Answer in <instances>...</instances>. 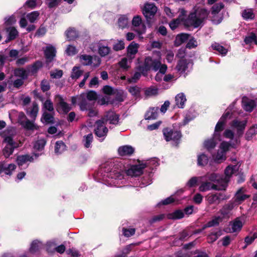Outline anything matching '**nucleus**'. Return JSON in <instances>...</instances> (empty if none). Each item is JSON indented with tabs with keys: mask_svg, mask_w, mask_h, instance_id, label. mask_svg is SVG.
<instances>
[{
	"mask_svg": "<svg viewBox=\"0 0 257 257\" xmlns=\"http://www.w3.org/2000/svg\"><path fill=\"white\" fill-rule=\"evenodd\" d=\"M157 11L158 8L155 4L149 2L146 3L142 8V12L146 19L147 24L150 27Z\"/></svg>",
	"mask_w": 257,
	"mask_h": 257,
	"instance_id": "1",
	"label": "nucleus"
},
{
	"mask_svg": "<svg viewBox=\"0 0 257 257\" xmlns=\"http://www.w3.org/2000/svg\"><path fill=\"white\" fill-rule=\"evenodd\" d=\"M163 135L167 142L173 141L177 144L180 143L182 138V133L180 131L175 130L168 127L165 128L163 131Z\"/></svg>",
	"mask_w": 257,
	"mask_h": 257,
	"instance_id": "2",
	"label": "nucleus"
},
{
	"mask_svg": "<svg viewBox=\"0 0 257 257\" xmlns=\"http://www.w3.org/2000/svg\"><path fill=\"white\" fill-rule=\"evenodd\" d=\"M96 127L94 130L95 135L99 138H105L107 135L108 130L105 126L106 120L104 119H98L96 121Z\"/></svg>",
	"mask_w": 257,
	"mask_h": 257,
	"instance_id": "3",
	"label": "nucleus"
},
{
	"mask_svg": "<svg viewBox=\"0 0 257 257\" xmlns=\"http://www.w3.org/2000/svg\"><path fill=\"white\" fill-rule=\"evenodd\" d=\"M145 164L133 165L126 171V174L132 177H138L143 173V169L146 167Z\"/></svg>",
	"mask_w": 257,
	"mask_h": 257,
	"instance_id": "4",
	"label": "nucleus"
},
{
	"mask_svg": "<svg viewBox=\"0 0 257 257\" xmlns=\"http://www.w3.org/2000/svg\"><path fill=\"white\" fill-rule=\"evenodd\" d=\"M143 66L146 68L157 71L161 66V62L157 59H153L151 57L148 56L145 58Z\"/></svg>",
	"mask_w": 257,
	"mask_h": 257,
	"instance_id": "5",
	"label": "nucleus"
},
{
	"mask_svg": "<svg viewBox=\"0 0 257 257\" xmlns=\"http://www.w3.org/2000/svg\"><path fill=\"white\" fill-rule=\"evenodd\" d=\"M207 197L209 204H218L221 201L227 199L226 195L221 192L208 195Z\"/></svg>",
	"mask_w": 257,
	"mask_h": 257,
	"instance_id": "6",
	"label": "nucleus"
},
{
	"mask_svg": "<svg viewBox=\"0 0 257 257\" xmlns=\"http://www.w3.org/2000/svg\"><path fill=\"white\" fill-rule=\"evenodd\" d=\"M132 25L137 27L141 25V27L136 30L139 35H142L146 33V26L145 24H142V19L140 16L137 15L134 17L132 21Z\"/></svg>",
	"mask_w": 257,
	"mask_h": 257,
	"instance_id": "7",
	"label": "nucleus"
},
{
	"mask_svg": "<svg viewBox=\"0 0 257 257\" xmlns=\"http://www.w3.org/2000/svg\"><path fill=\"white\" fill-rule=\"evenodd\" d=\"M246 120L239 121L236 119H234L232 121L231 125L232 127L236 128V133L238 137H240L243 135L244 131L246 126Z\"/></svg>",
	"mask_w": 257,
	"mask_h": 257,
	"instance_id": "8",
	"label": "nucleus"
},
{
	"mask_svg": "<svg viewBox=\"0 0 257 257\" xmlns=\"http://www.w3.org/2000/svg\"><path fill=\"white\" fill-rule=\"evenodd\" d=\"M190 60L186 59L184 56L181 57L178 61L176 66V70L180 74L185 72L188 68V65Z\"/></svg>",
	"mask_w": 257,
	"mask_h": 257,
	"instance_id": "9",
	"label": "nucleus"
},
{
	"mask_svg": "<svg viewBox=\"0 0 257 257\" xmlns=\"http://www.w3.org/2000/svg\"><path fill=\"white\" fill-rule=\"evenodd\" d=\"M56 50L54 46L51 45L46 47L44 50V56L46 63L48 64L51 62L56 57Z\"/></svg>",
	"mask_w": 257,
	"mask_h": 257,
	"instance_id": "10",
	"label": "nucleus"
},
{
	"mask_svg": "<svg viewBox=\"0 0 257 257\" xmlns=\"http://www.w3.org/2000/svg\"><path fill=\"white\" fill-rule=\"evenodd\" d=\"M245 189L241 187L239 188L236 192L234 196V202L238 204H240L244 200L249 198L250 197V195L244 194Z\"/></svg>",
	"mask_w": 257,
	"mask_h": 257,
	"instance_id": "11",
	"label": "nucleus"
},
{
	"mask_svg": "<svg viewBox=\"0 0 257 257\" xmlns=\"http://www.w3.org/2000/svg\"><path fill=\"white\" fill-rule=\"evenodd\" d=\"M135 152V149L131 146H123L119 147L118 153L120 156H131Z\"/></svg>",
	"mask_w": 257,
	"mask_h": 257,
	"instance_id": "12",
	"label": "nucleus"
},
{
	"mask_svg": "<svg viewBox=\"0 0 257 257\" xmlns=\"http://www.w3.org/2000/svg\"><path fill=\"white\" fill-rule=\"evenodd\" d=\"M42 63L40 61H36L32 65L27 66V69L29 73L31 75L36 74L39 70L42 67Z\"/></svg>",
	"mask_w": 257,
	"mask_h": 257,
	"instance_id": "13",
	"label": "nucleus"
},
{
	"mask_svg": "<svg viewBox=\"0 0 257 257\" xmlns=\"http://www.w3.org/2000/svg\"><path fill=\"white\" fill-rule=\"evenodd\" d=\"M190 36V34L187 33H181L177 35L174 41V45L177 47L180 46L182 44L186 42Z\"/></svg>",
	"mask_w": 257,
	"mask_h": 257,
	"instance_id": "14",
	"label": "nucleus"
},
{
	"mask_svg": "<svg viewBox=\"0 0 257 257\" xmlns=\"http://www.w3.org/2000/svg\"><path fill=\"white\" fill-rule=\"evenodd\" d=\"M57 111L59 113L67 114L71 110V107L65 101L58 105H55Z\"/></svg>",
	"mask_w": 257,
	"mask_h": 257,
	"instance_id": "15",
	"label": "nucleus"
},
{
	"mask_svg": "<svg viewBox=\"0 0 257 257\" xmlns=\"http://www.w3.org/2000/svg\"><path fill=\"white\" fill-rule=\"evenodd\" d=\"M100 119H104L106 120V123L107 121H109L110 124H117L119 120V115L113 112H108L104 117Z\"/></svg>",
	"mask_w": 257,
	"mask_h": 257,
	"instance_id": "16",
	"label": "nucleus"
},
{
	"mask_svg": "<svg viewBox=\"0 0 257 257\" xmlns=\"http://www.w3.org/2000/svg\"><path fill=\"white\" fill-rule=\"evenodd\" d=\"M41 121L43 123H45L46 124H54L55 122L54 115L47 112H44L43 113L41 118Z\"/></svg>",
	"mask_w": 257,
	"mask_h": 257,
	"instance_id": "17",
	"label": "nucleus"
},
{
	"mask_svg": "<svg viewBox=\"0 0 257 257\" xmlns=\"http://www.w3.org/2000/svg\"><path fill=\"white\" fill-rule=\"evenodd\" d=\"M34 158L32 156L26 154L24 155L18 156L17 158V162L19 166H22L27 162H33Z\"/></svg>",
	"mask_w": 257,
	"mask_h": 257,
	"instance_id": "18",
	"label": "nucleus"
},
{
	"mask_svg": "<svg viewBox=\"0 0 257 257\" xmlns=\"http://www.w3.org/2000/svg\"><path fill=\"white\" fill-rule=\"evenodd\" d=\"M158 107H151L147 111L145 117L146 119H155L158 117Z\"/></svg>",
	"mask_w": 257,
	"mask_h": 257,
	"instance_id": "19",
	"label": "nucleus"
},
{
	"mask_svg": "<svg viewBox=\"0 0 257 257\" xmlns=\"http://www.w3.org/2000/svg\"><path fill=\"white\" fill-rule=\"evenodd\" d=\"M242 102L243 109L248 112L252 111L253 108L256 106L254 100L252 99L247 100H242Z\"/></svg>",
	"mask_w": 257,
	"mask_h": 257,
	"instance_id": "20",
	"label": "nucleus"
},
{
	"mask_svg": "<svg viewBox=\"0 0 257 257\" xmlns=\"http://www.w3.org/2000/svg\"><path fill=\"white\" fill-rule=\"evenodd\" d=\"M65 35L68 41L74 40L78 37V33L74 28H69Z\"/></svg>",
	"mask_w": 257,
	"mask_h": 257,
	"instance_id": "21",
	"label": "nucleus"
},
{
	"mask_svg": "<svg viewBox=\"0 0 257 257\" xmlns=\"http://www.w3.org/2000/svg\"><path fill=\"white\" fill-rule=\"evenodd\" d=\"M24 128L27 130L34 131L37 130L39 127L35 124L33 122L30 121L29 119H27L26 121H22L20 122Z\"/></svg>",
	"mask_w": 257,
	"mask_h": 257,
	"instance_id": "22",
	"label": "nucleus"
},
{
	"mask_svg": "<svg viewBox=\"0 0 257 257\" xmlns=\"http://www.w3.org/2000/svg\"><path fill=\"white\" fill-rule=\"evenodd\" d=\"M14 74L15 76L24 80L27 79L29 76V73L23 68H16L14 71Z\"/></svg>",
	"mask_w": 257,
	"mask_h": 257,
	"instance_id": "23",
	"label": "nucleus"
},
{
	"mask_svg": "<svg viewBox=\"0 0 257 257\" xmlns=\"http://www.w3.org/2000/svg\"><path fill=\"white\" fill-rule=\"evenodd\" d=\"M186 101V97L183 93H180L175 97L176 104L179 108H184Z\"/></svg>",
	"mask_w": 257,
	"mask_h": 257,
	"instance_id": "24",
	"label": "nucleus"
},
{
	"mask_svg": "<svg viewBox=\"0 0 257 257\" xmlns=\"http://www.w3.org/2000/svg\"><path fill=\"white\" fill-rule=\"evenodd\" d=\"M111 50L110 47L107 46H104L102 44H99L98 48V52L99 55L104 57L110 53Z\"/></svg>",
	"mask_w": 257,
	"mask_h": 257,
	"instance_id": "25",
	"label": "nucleus"
},
{
	"mask_svg": "<svg viewBox=\"0 0 257 257\" xmlns=\"http://www.w3.org/2000/svg\"><path fill=\"white\" fill-rule=\"evenodd\" d=\"M189 21H190V25L196 28L201 26L203 22V21L195 16L194 14L192 13L189 16Z\"/></svg>",
	"mask_w": 257,
	"mask_h": 257,
	"instance_id": "26",
	"label": "nucleus"
},
{
	"mask_svg": "<svg viewBox=\"0 0 257 257\" xmlns=\"http://www.w3.org/2000/svg\"><path fill=\"white\" fill-rule=\"evenodd\" d=\"M184 216V213L182 210L178 209L174 211L171 213H169L168 215V218L169 219L176 220L179 219L183 218Z\"/></svg>",
	"mask_w": 257,
	"mask_h": 257,
	"instance_id": "27",
	"label": "nucleus"
},
{
	"mask_svg": "<svg viewBox=\"0 0 257 257\" xmlns=\"http://www.w3.org/2000/svg\"><path fill=\"white\" fill-rule=\"evenodd\" d=\"M46 144V140L44 138L38 140L34 144V148L39 151H42Z\"/></svg>",
	"mask_w": 257,
	"mask_h": 257,
	"instance_id": "28",
	"label": "nucleus"
},
{
	"mask_svg": "<svg viewBox=\"0 0 257 257\" xmlns=\"http://www.w3.org/2000/svg\"><path fill=\"white\" fill-rule=\"evenodd\" d=\"M208 162V158L206 155L202 153L198 156L197 165L199 166L203 167L207 164Z\"/></svg>",
	"mask_w": 257,
	"mask_h": 257,
	"instance_id": "29",
	"label": "nucleus"
},
{
	"mask_svg": "<svg viewBox=\"0 0 257 257\" xmlns=\"http://www.w3.org/2000/svg\"><path fill=\"white\" fill-rule=\"evenodd\" d=\"M244 42L246 45H250L252 43L257 45V38L255 34L253 32L250 33L248 36L245 37Z\"/></svg>",
	"mask_w": 257,
	"mask_h": 257,
	"instance_id": "30",
	"label": "nucleus"
},
{
	"mask_svg": "<svg viewBox=\"0 0 257 257\" xmlns=\"http://www.w3.org/2000/svg\"><path fill=\"white\" fill-rule=\"evenodd\" d=\"M233 205L232 203L225 204L219 210V213L223 216V218L228 215L229 212L233 209Z\"/></svg>",
	"mask_w": 257,
	"mask_h": 257,
	"instance_id": "31",
	"label": "nucleus"
},
{
	"mask_svg": "<svg viewBox=\"0 0 257 257\" xmlns=\"http://www.w3.org/2000/svg\"><path fill=\"white\" fill-rule=\"evenodd\" d=\"M139 44L132 42L127 47V52L131 55H135L138 51Z\"/></svg>",
	"mask_w": 257,
	"mask_h": 257,
	"instance_id": "32",
	"label": "nucleus"
},
{
	"mask_svg": "<svg viewBox=\"0 0 257 257\" xmlns=\"http://www.w3.org/2000/svg\"><path fill=\"white\" fill-rule=\"evenodd\" d=\"M39 110L38 105L36 102H33V107L30 111H27L28 114L32 118L35 119Z\"/></svg>",
	"mask_w": 257,
	"mask_h": 257,
	"instance_id": "33",
	"label": "nucleus"
},
{
	"mask_svg": "<svg viewBox=\"0 0 257 257\" xmlns=\"http://www.w3.org/2000/svg\"><path fill=\"white\" fill-rule=\"evenodd\" d=\"M79 67L74 66L72 69L71 77L72 79H77L83 73V71L80 70Z\"/></svg>",
	"mask_w": 257,
	"mask_h": 257,
	"instance_id": "34",
	"label": "nucleus"
},
{
	"mask_svg": "<svg viewBox=\"0 0 257 257\" xmlns=\"http://www.w3.org/2000/svg\"><path fill=\"white\" fill-rule=\"evenodd\" d=\"M257 134V127L254 126H252L246 132L245 135V140L247 141L250 140L252 137Z\"/></svg>",
	"mask_w": 257,
	"mask_h": 257,
	"instance_id": "35",
	"label": "nucleus"
},
{
	"mask_svg": "<svg viewBox=\"0 0 257 257\" xmlns=\"http://www.w3.org/2000/svg\"><path fill=\"white\" fill-rule=\"evenodd\" d=\"M211 47L214 50L218 51L222 56L225 55L227 53V50L223 46L218 43H215L211 45Z\"/></svg>",
	"mask_w": 257,
	"mask_h": 257,
	"instance_id": "36",
	"label": "nucleus"
},
{
	"mask_svg": "<svg viewBox=\"0 0 257 257\" xmlns=\"http://www.w3.org/2000/svg\"><path fill=\"white\" fill-rule=\"evenodd\" d=\"M216 145V143L214 138L206 140L204 143V147L208 151H210L213 149Z\"/></svg>",
	"mask_w": 257,
	"mask_h": 257,
	"instance_id": "37",
	"label": "nucleus"
},
{
	"mask_svg": "<svg viewBox=\"0 0 257 257\" xmlns=\"http://www.w3.org/2000/svg\"><path fill=\"white\" fill-rule=\"evenodd\" d=\"M118 26L119 28L123 29L126 28L128 24V19L125 15L121 16L118 19Z\"/></svg>",
	"mask_w": 257,
	"mask_h": 257,
	"instance_id": "38",
	"label": "nucleus"
},
{
	"mask_svg": "<svg viewBox=\"0 0 257 257\" xmlns=\"http://www.w3.org/2000/svg\"><path fill=\"white\" fill-rule=\"evenodd\" d=\"M66 147L62 141H57L55 146V153L56 154L61 153L65 149Z\"/></svg>",
	"mask_w": 257,
	"mask_h": 257,
	"instance_id": "39",
	"label": "nucleus"
},
{
	"mask_svg": "<svg viewBox=\"0 0 257 257\" xmlns=\"http://www.w3.org/2000/svg\"><path fill=\"white\" fill-rule=\"evenodd\" d=\"M93 137L92 133H90L87 135L83 137V142H84V146L86 148H88L90 147L91 144L93 141Z\"/></svg>",
	"mask_w": 257,
	"mask_h": 257,
	"instance_id": "40",
	"label": "nucleus"
},
{
	"mask_svg": "<svg viewBox=\"0 0 257 257\" xmlns=\"http://www.w3.org/2000/svg\"><path fill=\"white\" fill-rule=\"evenodd\" d=\"M194 14L195 16L204 21L208 17L209 13L207 10L205 9H201L197 12L194 13Z\"/></svg>",
	"mask_w": 257,
	"mask_h": 257,
	"instance_id": "41",
	"label": "nucleus"
},
{
	"mask_svg": "<svg viewBox=\"0 0 257 257\" xmlns=\"http://www.w3.org/2000/svg\"><path fill=\"white\" fill-rule=\"evenodd\" d=\"M234 169L232 166H228L224 170V174L225 177L224 178V182L225 183H227L229 181L230 177L233 174Z\"/></svg>",
	"mask_w": 257,
	"mask_h": 257,
	"instance_id": "42",
	"label": "nucleus"
},
{
	"mask_svg": "<svg viewBox=\"0 0 257 257\" xmlns=\"http://www.w3.org/2000/svg\"><path fill=\"white\" fill-rule=\"evenodd\" d=\"M17 146H11L6 145L3 150V154L6 157L8 158L11 155L15 148H18Z\"/></svg>",
	"mask_w": 257,
	"mask_h": 257,
	"instance_id": "43",
	"label": "nucleus"
},
{
	"mask_svg": "<svg viewBox=\"0 0 257 257\" xmlns=\"http://www.w3.org/2000/svg\"><path fill=\"white\" fill-rule=\"evenodd\" d=\"M7 31L9 32L8 37L10 40H15L18 35V32L15 27L8 28Z\"/></svg>",
	"mask_w": 257,
	"mask_h": 257,
	"instance_id": "44",
	"label": "nucleus"
},
{
	"mask_svg": "<svg viewBox=\"0 0 257 257\" xmlns=\"http://www.w3.org/2000/svg\"><path fill=\"white\" fill-rule=\"evenodd\" d=\"M224 5L222 3L215 4L211 8V14L216 15L224 8Z\"/></svg>",
	"mask_w": 257,
	"mask_h": 257,
	"instance_id": "45",
	"label": "nucleus"
},
{
	"mask_svg": "<svg viewBox=\"0 0 257 257\" xmlns=\"http://www.w3.org/2000/svg\"><path fill=\"white\" fill-rule=\"evenodd\" d=\"M81 60L84 61L82 62L83 65H90L92 63V57L89 55H82L80 56Z\"/></svg>",
	"mask_w": 257,
	"mask_h": 257,
	"instance_id": "46",
	"label": "nucleus"
},
{
	"mask_svg": "<svg viewBox=\"0 0 257 257\" xmlns=\"http://www.w3.org/2000/svg\"><path fill=\"white\" fill-rule=\"evenodd\" d=\"M40 245H41V243L38 240H34L31 244V247L30 248V251L31 253H35V252L39 251L40 248Z\"/></svg>",
	"mask_w": 257,
	"mask_h": 257,
	"instance_id": "47",
	"label": "nucleus"
},
{
	"mask_svg": "<svg viewBox=\"0 0 257 257\" xmlns=\"http://www.w3.org/2000/svg\"><path fill=\"white\" fill-rule=\"evenodd\" d=\"M128 91L132 95L138 97L140 95L141 89L137 86H130L128 88Z\"/></svg>",
	"mask_w": 257,
	"mask_h": 257,
	"instance_id": "48",
	"label": "nucleus"
},
{
	"mask_svg": "<svg viewBox=\"0 0 257 257\" xmlns=\"http://www.w3.org/2000/svg\"><path fill=\"white\" fill-rule=\"evenodd\" d=\"M223 220V217L220 216H215L213 218L208 221L209 225H210V227L215 226H218L219 224V223L221 222Z\"/></svg>",
	"mask_w": 257,
	"mask_h": 257,
	"instance_id": "49",
	"label": "nucleus"
},
{
	"mask_svg": "<svg viewBox=\"0 0 257 257\" xmlns=\"http://www.w3.org/2000/svg\"><path fill=\"white\" fill-rule=\"evenodd\" d=\"M39 16V13L38 11H34L29 13L27 15V18L31 23H34Z\"/></svg>",
	"mask_w": 257,
	"mask_h": 257,
	"instance_id": "50",
	"label": "nucleus"
},
{
	"mask_svg": "<svg viewBox=\"0 0 257 257\" xmlns=\"http://www.w3.org/2000/svg\"><path fill=\"white\" fill-rule=\"evenodd\" d=\"M40 86L43 92H47L50 89V83L46 79H43L41 81Z\"/></svg>",
	"mask_w": 257,
	"mask_h": 257,
	"instance_id": "51",
	"label": "nucleus"
},
{
	"mask_svg": "<svg viewBox=\"0 0 257 257\" xmlns=\"http://www.w3.org/2000/svg\"><path fill=\"white\" fill-rule=\"evenodd\" d=\"M43 107L47 110L52 112L54 111L53 102L50 99H47L43 104Z\"/></svg>",
	"mask_w": 257,
	"mask_h": 257,
	"instance_id": "52",
	"label": "nucleus"
},
{
	"mask_svg": "<svg viewBox=\"0 0 257 257\" xmlns=\"http://www.w3.org/2000/svg\"><path fill=\"white\" fill-rule=\"evenodd\" d=\"M124 43L123 40H118L113 45V49L115 51H119L124 49Z\"/></svg>",
	"mask_w": 257,
	"mask_h": 257,
	"instance_id": "53",
	"label": "nucleus"
},
{
	"mask_svg": "<svg viewBox=\"0 0 257 257\" xmlns=\"http://www.w3.org/2000/svg\"><path fill=\"white\" fill-rule=\"evenodd\" d=\"M242 226V222L239 220H235L234 222L233 223L232 226V232H236L237 230H241Z\"/></svg>",
	"mask_w": 257,
	"mask_h": 257,
	"instance_id": "54",
	"label": "nucleus"
},
{
	"mask_svg": "<svg viewBox=\"0 0 257 257\" xmlns=\"http://www.w3.org/2000/svg\"><path fill=\"white\" fill-rule=\"evenodd\" d=\"M212 184L209 182H203L199 187V190L202 192L211 189Z\"/></svg>",
	"mask_w": 257,
	"mask_h": 257,
	"instance_id": "55",
	"label": "nucleus"
},
{
	"mask_svg": "<svg viewBox=\"0 0 257 257\" xmlns=\"http://www.w3.org/2000/svg\"><path fill=\"white\" fill-rule=\"evenodd\" d=\"M242 17L246 20L247 19H253L254 18V15L253 12L250 10H244L242 14Z\"/></svg>",
	"mask_w": 257,
	"mask_h": 257,
	"instance_id": "56",
	"label": "nucleus"
},
{
	"mask_svg": "<svg viewBox=\"0 0 257 257\" xmlns=\"http://www.w3.org/2000/svg\"><path fill=\"white\" fill-rule=\"evenodd\" d=\"M4 142L7 143V146L19 147L18 144L14 141L12 136H8L5 137Z\"/></svg>",
	"mask_w": 257,
	"mask_h": 257,
	"instance_id": "57",
	"label": "nucleus"
},
{
	"mask_svg": "<svg viewBox=\"0 0 257 257\" xmlns=\"http://www.w3.org/2000/svg\"><path fill=\"white\" fill-rule=\"evenodd\" d=\"M5 173L8 175H11L12 171L16 168V166L14 164H10L8 166L5 164Z\"/></svg>",
	"mask_w": 257,
	"mask_h": 257,
	"instance_id": "58",
	"label": "nucleus"
},
{
	"mask_svg": "<svg viewBox=\"0 0 257 257\" xmlns=\"http://www.w3.org/2000/svg\"><path fill=\"white\" fill-rule=\"evenodd\" d=\"M197 46V42L194 37H192L190 39L186 45V47L190 49L196 48Z\"/></svg>",
	"mask_w": 257,
	"mask_h": 257,
	"instance_id": "59",
	"label": "nucleus"
},
{
	"mask_svg": "<svg viewBox=\"0 0 257 257\" xmlns=\"http://www.w3.org/2000/svg\"><path fill=\"white\" fill-rule=\"evenodd\" d=\"M123 234L124 236L128 237L133 235L136 232L135 228H125L122 229Z\"/></svg>",
	"mask_w": 257,
	"mask_h": 257,
	"instance_id": "60",
	"label": "nucleus"
},
{
	"mask_svg": "<svg viewBox=\"0 0 257 257\" xmlns=\"http://www.w3.org/2000/svg\"><path fill=\"white\" fill-rule=\"evenodd\" d=\"M66 53L69 56H73L77 54V51L75 47L69 45L66 50Z\"/></svg>",
	"mask_w": 257,
	"mask_h": 257,
	"instance_id": "61",
	"label": "nucleus"
},
{
	"mask_svg": "<svg viewBox=\"0 0 257 257\" xmlns=\"http://www.w3.org/2000/svg\"><path fill=\"white\" fill-rule=\"evenodd\" d=\"M208 179L214 182H219L220 180V177L216 173H211L208 175L207 176Z\"/></svg>",
	"mask_w": 257,
	"mask_h": 257,
	"instance_id": "62",
	"label": "nucleus"
},
{
	"mask_svg": "<svg viewBox=\"0 0 257 257\" xmlns=\"http://www.w3.org/2000/svg\"><path fill=\"white\" fill-rule=\"evenodd\" d=\"M86 98L90 101L95 100L97 98V93L93 90H90L86 94Z\"/></svg>",
	"mask_w": 257,
	"mask_h": 257,
	"instance_id": "63",
	"label": "nucleus"
},
{
	"mask_svg": "<svg viewBox=\"0 0 257 257\" xmlns=\"http://www.w3.org/2000/svg\"><path fill=\"white\" fill-rule=\"evenodd\" d=\"M66 252L68 254L70 255L71 257H79L80 256L79 251L73 248L67 249Z\"/></svg>",
	"mask_w": 257,
	"mask_h": 257,
	"instance_id": "64",
	"label": "nucleus"
}]
</instances>
